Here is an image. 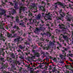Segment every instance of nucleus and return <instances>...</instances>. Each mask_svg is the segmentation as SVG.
Segmentation results:
<instances>
[{"label": "nucleus", "mask_w": 73, "mask_h": 73, "mask_svg": "<svg viewBox=\"0 0 73 73\" xmlns=\"http://www.w3.org/2000/svg\"><path fill=\"white\" fill-rule=\"evenodd\" d=\"M57 4L60 5V6L62 7V8H65V4L64 3H62L61 2H57L55 3L54 4V8L55 9H56L57 8H58V7H57Z\"/></svg>", "instance_id": "nucleus-1"}, {"label": "nucleus", "mask_w": 73, "mask_h": 73, "mask_svg": "<svg viewBox=\"0 0 73 73\" xmlns=\"http://www.w3.org/2000/svg\"><path fill=\"white\" fill-rule=\"evenodd\" d=\"M66 17H66L67 21H69L70 22L72 20H73V17L71 15V14H70L69 12H68L66 13Z\"/></svg>", "instance_id": "nucleus-2"}, {"label": "nucleus", "mask_w": 73, "mask_h": 73, "mask_svg": "<svg viewBox=\"0 0 73 73\" xmlns=\"http://www.w3.org/2000/svg\"><path fill=\"white\" fill-rule=\"evenodd\" d=\"M31 9H33L36 11H34V13H36L37 12V7L36 6V4L35 3H32L31 4Z\"/></svg>", "instance_id": "nucleus-3"}, {"label": "nucleus", "mask_w": 73, "mask_h": 73, "mask_svg": "<svg viewBox=\"0 0 73 73\" xmlns=\"http://www.w3.org/2000/svg\"><path fill=\"white\" fill-rule=\"evenodd\" d=\"M23 40V39L21 37L19 36L18 38H15L14 40V42H19V41H22Z\"/></svg>", "instance_id": "nucleus-4"}, {"label": "nucleus", "mask_w": 73, "mask_h": 73, "mask_svg": "<svg viewBox=\"0 0 73 73\" xmlns=\"http://www.w3.org/2000/svg\"><path fill=\"white\" fill-rule=\"evenodd\" d=\"M3 24H2V22H0V28H1L3 30H5V29L3 28ZM0 34L1 35H0V36H1L0 39L1 40H3V39L4 38V36H3V35H2V34L0 33Z\"/></svg>", "instance_id": "nucleus-5"}, {"label": "nucleus", "mask_w": 73, "mask_h": 73, "mask_svg": "<svg viewBox=\"0 0 73 73\" xmlns=\"http://www.w3.org/2000/svg\"><path fill=\"white\" fill-rule=\"evenodd\" d=\"M20 6H21L19 9V13H21V11H25L27 9V8L26 7H23V5H21Z\"/></svg>", "instance_id": "nucleus-6"}, {"label": "nucleus", "mask_w": 73, "mask_h": 73, "mask_svg": "<svg viewBox=\"0 0 73 73\" xmlns=\"http://www.w3.org/2000/svg\"><path fill=\"white\" fill-rule=\"evenodd\" d=\"M50 14V13H48V14H46V15L47 16H45L44 17V19H46L45 20H47V19H46V17L48 19V20H52V17L50 15H49V14Z\"/></svg>", "instance_id": "nucleus-7"}, {"label": "nucleus", "mask_w": 73, "mask_h": 73, "mask_svg": "<svg viewBox=\"0 0 73 73\" xmlns=\"http://www.w3.org/2000/svg\"><path fill=\"white\" fill-rule=\"evenodd\" d=\"M58 12L60 13L62 17L65 16V14L64 12H62V10L60 9L58 11Z\"/></svg>", "instance_id": "nucleus-8"}, {"label": "nucleus", "mask_w": 73, "mask_h": 73, "mask_svg": "<svg viewBox=\"0 0 73 73\" xmlns=\"http://www.w3.org/2000/svg\"><path fill=\"white\" fill-rule=\"evenodd\" d=\"M61 36L63 37V38H64V40H68V36H64L62 34H61L60 35Z\"/></svg>", "instance_id": "nucleus-9"}, {"label": "nucleus", "mask_w": 73, "mask_h": 73, "mask_svg": "<svg viewBox=\"0 0 73 73\" xmlns=\"http://www.w3.org/2000/svg\"><path fill=\"white\" fill-rule=\"evenodd\" d=\"M59 26V28H60V29H62V30H64V29H66V28H65L64 27H65V26L64 25V24H61V25H60Z\"/></svg>", "instance_id": "nucleus-10"}, {"label": "nucleus", "mask_w": 73, "mask_h": 73, "mask_svg": "<svg viewBox=\"0 0 73 73\" xmlns=\"http://www.w3.org/2000/svg\"><path fill=\"white\" fill-rule=\"evenodd\" d=\"M11 56L13 58H15V59H17V55H16L15 56V55L13 53H12L11 54Z\"/></svg>", "instance_id": "nucleus-11"}, {"label": "nucleus", "mask_w": 73, "mask_h": 73, "mask_svg": "<svg viewBox=\"0 0 73 73\" xmlns=\"http://www.w3.org/2000/svg\"><path fill=\"white\" fill-rule=\"evenodd\" d=\"M39 7L40 9L42 10V11H43V12H45V11H46V9H45L44 8V7L43 6H39Z\"/></svg>", "instance_id": "nucleus-12"}, {"label": "nucleus", "mask_w": 73, "mask_h": 73, "mask_svg": "<svg viewBox=\"0 0 73 73\" xmlns=\"http://www.w3.org/2000/svg\"><path fill=\"white\" fill-rule=\"evenodd\" d=\"M11 13L12 14V15L16 13V10H15L14 9L12 8H11Z\"/></svg>", "instance_id": "nucleus-13"}, {"label": "nucleus", "mask_w": 73, "mask_h": 73, "mask_svg": "<svg viewBox=\"0 0 73 73\" xmlns=\"http://www.w3.org/2000/svg\"><path fill=\"white\" fill-rule=\"evenodd\" d=\"M16 21L17 23H20V19H19V16H17L15 17Z\"/></svg>", "instance_id": "nucleus-14"}, {"label": "nucleus", "mask_w": 73, "mask_h": 73, "mask_svg": "<svg viewBox=\"0 0 73 73\" xmlns=\"http://www.w3.org/2000/svg\"><path fill=\"white\" fill-rule=\"evenodd\" d=\"M41 14H39L37 16L36 18V20H40L41 19Z\"/></svg>", "instance_id": "nucleus-15"}, {"label": "nucleus", "mask_w": 73, "mask_h": 73, "mask_svg": "<svg viewBox=\"0 0 73 73\" xmlns=\"http://www.w3.org/2000/svg\"><path fill=\"white\" fill-rule=\"evenodd\" d=\"M34 55L36 57H39L40 56V53L37 52H36L35 54H34Z\"/></svg>", "instance_id": "nucleus-16"}, {"label": "nucleus", "mask_w": 73, "mask_h": 73, "mask_svg": "<svg viewBox=\"0 0 73 73\" xmlns=\"http://www.w3.org/2000/svg\"><path fill=\"white\" fill-rule=\"evenodd\" d=\"M41 31V29H39L38 28H36L35 31H34L35 33H37V32H38L39 31Z\"/></svg>", "instance_id": "nucleus-17"}, {"label": "nucleus", "mask_w": 73, "mask_h": 73, "mask_svg": "<svg viewBox=\"0 0 73 73\" xmlns=\"http://www.w3.org/2000/svg\"><path fill=\"white\" fill-rule=\"evenodd\" d=\"M1 10L2 12L3 11L4 12L3 13V12L0 13V15L1 16L3 15H4V13H5V10L3 9H1Z\"/></svg>", "instance_id": "nucleus-18"}, {"label": "nucleus", "mask_w": 73, "mask_h": 73, "mask_svg": "<svg viewBox=\"0 0 73 73\" xmlns=\"http://www.w3.org/2000/svg\"><path fill=\"white\" fill-rule=\"evenodd\" d=\"M4 64L3 63L2 64V67L1 68V69H5V68H6L7 66L6 64H4Z\"/></svg>", "instance_id": "nucleus-19"}, {"label": "nucleus", "mask_w": 73, "mask_h": 73, "mask_svg": "<svg viewBox=\"0 0 73 73\" xmlns=\"http://www.w3.org/2000/svg\"><path fill=\"white\" fill-rule=\"evenodd\" d=\"M19 48L20 49H24L25 48V46H23L21 45H19Z\"/></svg>", "instance_id": "nucleus-20"}, {"label": "nucleus", "mask_w": 73, "mask_h": 73, "mask_svg": "<svg viewBox=\"0 0 73 73\" xmlns=\"http://www.w3.org/2000/svg\"><path fill=\"white\" fill-rule=\"evenodd\" d=\"M63 48L64 49V50H62V52L63 53H65V51H66L68 50V48H65V47H63Z\"/></svg>", "instance_id": "nucleus-21"}, {"label": "nucleus", "mask_w": 73, "mask_h": 73, "mask_svg": "<svg viewBox=\"0 0 73 73\" xmlns=\"http://www.w3.org/2000/svg\"><path fill=\"white\" fill-rule=\"evenodd\" d=\"M49 58L50 59H52L53 61H57V59H56V58H53V57H52L51 56H49Z\"/></svg>", "instance_id": "nucleus-22"}, {"label": "nucleus", "mask_w": 73, "mask_h": 73, "mask_svg": "<svg viewBox=\"0 0 73 73\" xmlns=\"http://www.w3.org/2000/svg\"><path fill=\"white\" fill-rule=\"evenodd\" d=\"M46 36H49L48 37H50L51 36V34L49 32H47L46 33H45Z\"/></svg>", "instance_id": "nucleus-23"}, {"label": "nucleus", "mask_w": 73, "mask_h": 73, "mask_svg": "<svg viewBox=\"0 0 73 73\" xmlns=\"http://www.w3.org/2000/svg\"><path fill=\"white\" fill-rule=\"evenodd\" d=\"M36 57L34 55V56H32L31 57H30L29 58L30 59V60H33V59H35L36 58H35Z\"/></svg>", "instance_id": "nucleus-24"}, {"label": "nucleus", "mask_w": 73, "mask_h": 73, "mask_svg": "<svg viewBox=\"0 0 73 73\" xmlns=\"http://www.w3.org/2000/svg\"><path fill=\"white\" fill-rule=\"evenodd\" d=\"M33 23H37V21L35 19H33L32 23L33 24Z\"/></svg>", "instance_id": "nucleus-25"}, {"label": "nucleus", "mask_w": 73, "mask_h": 73, "mask_svg": "<svg viewBox=\"0 0 73 73\" xmlns=\"http://www.w3.org/2000/svg\"><path fill=\"white\" fill-rule=\"evenodd\" d=\"M21 64V63H20V61H16V65H17V64H18L19 65H20V64Z\"/></svg>", "instance_id": "nucleus-26"}, {"label": "nucleus", "mask_w": 73, "mask_h": 73, "mask_svg": "<svg viewBox=\"0 0 73 73\" xmlns=\"http://www.w3.org/2000/svg\"><path fill=\"white\" fill-rule=\"evenodd\" d=\"M41 53L42 54H47V55L49 54V53H48V52H46L45 53V52H42V51H41Z\"/></svg>", "instance_id": "nucleus-27"}, {"label": "nucleus", "mask_w": 73, "mask_h": 73, "mask_svg": "<svg viewBox=\"0 0 73 73\" xmlns=\"http://www.w3.org/2000/svg\"><path fill=\"white\" fill-rule=\"evenodd\" d=\"M43 48V49H46V50H48V49L49 48V46H48L45 47H44Z\"/></svg>", "instance_id": "nucleus-28"}, {"label": "nucleus", "mask_w": 73, "mask_h": 73, "mask_svg": "<svg viewBox=\"0 0 73 73\" xmlns=\"http://www.w3.org/2000/svg\"><path fill=\"white\" fill-rule=\"evenodd\" d=\"M56 67H54L53 68V69L52 70V72H55L56 71Z\"/></svg>", "instance_id": "nucleus-29"}, {"label": "nucleus", "mask_w": 73, "mask_h": 73, "mask_svg": "<svg viewBox=\"0 0 73 73\" xmlns=\"http://www.w3.org/2000/svg\"><path fill=\"white\" fill-rule=\"evenodd\" d=\"M28 16H30V17L32 16V13L31 12H29L28 14Z\"/></svg>", "instance_id": "nucleus-30"}, {"label": "nucleus", "mask_w": 73, "mask_h": 73, "mask_svg": "<svg viewBox=\"0 0 73 73\" xmlns=\"http://www.w3.org/2000/svg\"><path fill=\"white\" fill-rule=\"evenodd\" d=\"M14 8H15V9H18L19 8V7H18V6H17V5L16 4V3H15V6L14 7Z\"/></svg>", "instance_id": "nucleus-31"}, {"label": "nucleus", "mask_w": 73, "mask_h": 73, "mask_svg": "<svg viewBox=\"0 0 73 73\" xmlns=\"http://www.w3.org/2000/svg\"><path fill=\"white\" fill-rule=\"evenodd\" d=\"M11 36H12V34H10V33H8L7 34V36L8 37H11Z\"/></svg>", "instance_id": "nucleus-32"}, {"label": "nucleus", "mask_w": 73, "mask_h": 73, "mask_svg": "<svg viewBox=\"0 0 73 73\" xmlns=\"http://www.w3.org/2000/svg\"><path fill=\"white\" fill-rule=\"evenodd\" d=\"M57 20H62V19L60 17H58L57 18Z\"/></svg>", "instance_id": "nucleus-33"}, {"label": "nucleus", "mask_w": 73, "mask_h": 73, "mask_svg": "<svg viewBox=\"0 0 73 73\" xmlns=\"http://www.w3.org/2000/svg\"><path fill=\"white\" fill-rule=\"evenodd\" d=\"M17 35V34H15L13 35V37H16Z\"/></svg>", "instance_id": "nucleus-34"}, {"label": "nucleus", "mask_w": 73, "mask_h": 73, "mask_svg": "<svg viewBox=\"0 0 73 73\" xmlns=\"http://www.w3.org/2000/svg\"><path fill=\"white\" fill-rule=\"evenodd\" d=\"M43 43H40L39 45H40V46H41L42 47V45H43Z\"/></svg>", "instance_id": "nucleus-35"}, {"label": "nucleus", "mask_w": 73, "mask_h": 73, "mask_svg": "<svg viewBox=\"0 0 73 73\" xmlns=\"http://www.w3.org/2000/svg\"><path fill=\"white\" fill-rule=\"evenodd\" d=\"M24 23H24V22H23L22 23H20L19 25H23V24H24Z\"/></svg>", "instance_id": "nucleus-36"}, {"label": "nucleus", "mask_w": 73, "mask_h": 73, "mask_svg": "<svg viewBox=\"0 0 73 73\" xmlns=\"http://www.w3.org/2000/svg\"><path fill=\"white\" fill-rule=\"evenodd\" d=\"M64 56L62 55V54H61V55H60V57L61 58V59H62V58L63 57H64Z\"/></svg>", "instance_id": "nucleus-37"}, {"label": "nucleus", "mask_w": 73, "mask_h": 73, "mask_svg": "<svg viewBox=\"0 0 73 73\" xmlns=\"http://www.w3.org/2000/svg\"><path fill=\"white\" fill-rule=\"evenodd\" d=\"M40 40L41 41H44V40H45L42 37L40 38Z\"/></svg>", "instance_id": "nucleus-38"}, {"label": "nucleus", "mask_w": 73, "mask_h": 73, "mask_svg": "<svg viewBox=\"0 0 73 73\" xmlns=\"http://www.w3.org/2000/svg\"><path fill=\"white\" fill-rule=\"evenodd\" d=\"M31 73H34V70H30Z\"/></svg>", "instance_id": "nucleus-39"}, {"label": "nucleus", "mask_w": 73, "mask_h": 73, "mask_svg": "<svg viewBox=\"0 0 73 73\" xmlns=\"http://www.w3.org/2000/svg\"><path fill=\"white\" fill-rule=\"evenodd\" d=\"M32 52H33V53H34V54H35L36 53V50H33Z\"/></svg>", "instance_id": "nucleus-40"}, {"label": "nucleus", "mask_w": 73, "mask_h": 73, "mask_svg": "<svg viewBox=\"0 0 73 73\" xmlns=\"http://www.w3.org/2000/svg\"><path fill=\"white\" fill-rule=\"evenodd\" d=\"M9 3H10V5H12V6H13V5H14V3H12V2H9Z\"/></svg>", "instance_id": "nucleus-41"}, {"label": "nucleus", "mask_w": 73, "mask_h": 73, "mask_svg": "<svg viewBox=\"0 0 73 73\" xmlns=\"http://www.w3.org/2000/svg\"><path fill=\"white\" fill-rule=\"evenodd\" d=\"M13 28H17V26H16V25H15L13 27Z\"/></svg>", "instance_id": "nucleus-42"}, {"label": "nucleus", "mask_w": 73, "mask_h": 73, "mask_svg": "<svg viewBox=\"0 0 73 73\" xmlns=\"http://www.w3.org/2000/svg\"><path fill=\"white\" fill-rule=\"evenodd\" d=\"M17 50L18 52H21V50H20V49Z\"/></svg>", "instance_id": "nucleus-43"}, {"label": "nucleus", "mask_w": 73, "mask_h": 73, "mask_svg": "<svg viewBox=\"0 0 73 73\" xmlns=\"http://www.w3.org/2000/svg\"><path fill=\"white\" fill-rule=\"evenodd\" d=\"M19 58H21V59H24V57L22 56H21L19 57Z\"/></svg>", "instance_id": "nucleus-44"}, {"label": "nucleus", "mask_w": 73, "mask_h": 73, "mask_svg": "<svg viewBox=\"0 0 73 73\" xmlns=\"http://www.w3.org/2000/svg\"><path fill=\"white\" fill-rule=\"evenodd\" d=\"M45 62V63L43 62V64H46V65H48L49 64V63H47L46 62Z\"/></svg>", "instance_id": "nucleus-45"}, {"label": "nucleus", "mask_w": 73, "mask_h": 73, "mask_svg": "<svg viewBox=\"0 0 73 73\" xmlns=\"http://www.w3.org/2000/svg\"><path fill=\"white\" fill-rule=\"evenodd\" d=\"M46 60L47 61H49V58H46Z\"/></svg>", "instance_id": "nucleus-46"}, {"label": "nucleus", "mask_w": 73, "mask_h": 73, "mask_svg": "<svg viewBox=\"0 0 73 73\" xmlns=\"http://www.w3.org/2000/svg\"><path fill=\"white\" fill-rule=\"evenodd\" d=\"M60 42H64V40L62 39V40L60 41Z\"/></svg>", "instance_id": "nucleus-47"}, {"label": "nucleus", "mask_w": 73, "mask_h": 73, "mask_svg": "<svg viewBox=\"0 0 73 73\" xmlns=\"http://www.w3.org/2000/svg\"><path fill=\"white\" fill-rule=\"evenodd\" d=\"M41 23L42 24H44V21H42V20H41Z\"/></svg>", "instance_id": "nucleus-48"}, {"label": "nucleus", "mask_w": 73, "mask_h": 73, "mask_svg": "<svg viewBox=\"0 0 73 73\" xmlns=\"http://www.w3.org/2000/svg\"><path fill=\"white\" fill-rule=\"evenodd\" d=\"M40 28H41V27H43V26L44 25H41V24H40Z\"/></svg>", "instance_id": "nucleus-49"}, {"label": "nucleus", "mask_w": 73, "mask_h": 73, "mask_svg": "<svg viewBox=\"0 0 73 73\" xmlns=\"http://www.w3.org/2000/svg\"><path fill=\"white\" fill-rule=\"evenodd\" d=\"M69 7L71 9H73V8L71 7V5L70 4H69Z\"/></svg>", "instance_id": "nucleus-50"}, {"label": "nucleus", "mask_w": 73, "mask_h": 73, "mask_svg": "<svg viewBox=\"0 0 73 73\" xmlns=\"http://www.w3.org/2000/svg\"><path fill=\"white\" fill-rule=\"evenodd\" d=\"M69 56H73V54H69Z\"/></svg>", "instance_id": "nucleus-51"}, {"label": "nucleus", "mask_w": 73, "mask_h": 73, "mask_svg": "<svg viewBox=\"0 0 73 73\" xmlns=\"http://www.w3.org/2000/svg\"><path fill=\"white\" fill-rule=\"evenodd\" d=\"M13 2L14 3H16V4L17 3V1H13Z\"/></svg>", "instance_id": "nucleus-52"}, {"label": "nucleus", "mask_w": 73, "mask_h": 73, "mask_svg": "<svg viewBox=\"0 0 73 73\" xmlns=\"http://www.w3.org/2000/svg\"><path fill=\"white\" fill-rule=\"evenodd\" d=\"M52 69V67H49L48 68V70H51V69Z\"/></svg>", "instance_id": "nucleus-53"}, {"label": "nucleus", "mask_w": 73, "mask_h": 73, "mask_svg": "<svg viewBox=\"0 0 73 73\" xmlns=\"http://www.w3.org/2000/svg\"><path fill=\"white\" fill-rule=\"evenodd\" d=\"M4 58H0V60H4Z\"/></svg>", "instance_id": "nucleus-54"}, {"label": "nucleus", "mask_w": 73, "mask_h": 73, "mask_svg": "<svg viewBox=\"0 0 73 73\" xmlns=\"http://www.w3.org/2000/svg\"><path fill=\"white\" fill-rule=\"evenodd\" d=\"M63 44H64V46H66V44H65V43L64 42H63Z\"/></svg>", "instance_id": "nucleus-55"}, {"label": "nucleus", "mask_w": 73, "mask_h": 73, "mask_svg": "<svg viewBox=\"0 0 73 73\" xmlns=\"http://www.w3.org/2000/svg\"><path fill=\"white\" fill-rule=\"evenodd\" d=\"M41 35H42V36H44V35H45V33H43V34H42V33H41Z\"/></svg>", "instance_id": "nucleus-56"}, {"label": "nucleus", "mask_w": 73, "mask_h": 73, "mask_svg": "<svg viewBox=\"0 0 73 73\" xmlns=\"http://www.w3.org/2000/svg\"><path fill=\"white\" fill-rule=\"evenodd\" d=\"M22 27H25V25L24 24L23 25H22Z\"/></svg>", "instance_id": "nucleus-57"}, {"label": "nucleus", "mask_w": 73, "mask_h": 73, "mask_svg": "<svg viewBox=\"0 0 73 73\" xmlns=\"http://www.w3.org/2000/svg\"><path fill=\"white\" fill-rule=\"evenodd\" d=\"M32 20V18H31L29 19V20H30V23H31V21Z\"/></svg>", "instance_id": "nucleus-58"}, {"label": "nucleus", "mask_w": 73, "mask_h": 73, "mask_svg": "<svg viewBox=\"0 0 73 73\" xmlns=\"http://www.w3.org/2000/svg\"><path fill=\"white\" fill-rule=\"evenodd\" d=\"M46 26H47V27H49V23L47 24L46 25Z\"/></svg>", "instance_id": "nucleus-59"}, {"label": "nucleus", "mask_w": 73, "mask_h": 73, "mask_svg": "<svg viewBox=\"0 0 73 73\" xmlns=\"http://www.w3.org/2000/svg\"><path fill=\"white\" fill-rule=\"evenodd\" d=\"M20 17L21 18V19L22 18H23V16L21 15V16H20Z\"/></svg>", "instance_id": "nucleus-60"}, {"label": "nucleus", "mask_w": 73, "mask_h": 73, "mask_svg": "<svg viewBox=\"0 0 73 73\" xmlns=\"http://www.w3.org/2000/svg\"><path fill=\"white\" fill-rule=\"evenodd\" d=\"M22 70V68L21 67V69L19 70V72H21V70Z\"/></svg>", "instance_id": "nucleus-61"}, {"label": "nucleus", "mask_w": 73, "mask_h": 73, "mask_svg": "<svg viewBox=\"0 0 73 73\" xmlns=\"http://www.w3.org/2000/svg\"><path fill=\"white\" fill-rule=\"evenodd\" d=\"M4 73H10V72H7L6 71L4 72Z\"/></svg>", "instance_id": "nucleus-62"}, {"label": "nucleus", "mask_w": 73, "mask_h": 73, "mask_svg": "<svg viewBox=\"0 0 73 73\" xmlns=\"http://www.w3.org/2000/svg\"><path fill=\"white\" fill-rule=\"evenodd\" d=\"M33 48V49H36V46H34Z\"/></svg>", "instance_id": "nucleus-63"}, {"label": "nucleus", "mask_w": 73, "mask_h": 73, "mask_svg": "<svg viewBox=\"0 0 73 73\" xmlns=\"http://www.w3.org/2000/svg\"><path fill=\"white\" fill-rule=\"evenodd\" d=\"M59 47H61V44H59Z\"/></svg>", "instance_id": "nucleus-64"}]
</instances>
